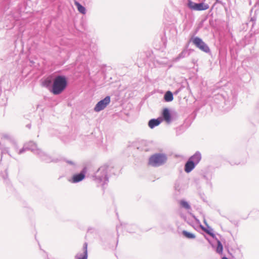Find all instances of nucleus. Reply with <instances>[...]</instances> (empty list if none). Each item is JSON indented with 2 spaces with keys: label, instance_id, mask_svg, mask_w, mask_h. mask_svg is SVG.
Here are the masks:
<instances>
[{
  "label": "nucleus",
  "instance_id": "obj_1",
  "mask_svg": "<svg viewBox=\"0 0 259 259\" xmlns=\"http://www.w3.org/2000/svg\"><path fill=\"white\" fill-rule=\"evenodd\" d=\"M67 86V80L64 76H58L54 80L51 92L54 95L61 93Z\"/></svg>",
  "mask_w": 259,
  "mask_h": 259
},
{
  "label": "nucleus",
  "instance_id": "obj_2",
  "mask_svg": "<svg viewBox=\"0 0 259 259\" xmlns=\"http://www.w3.org/2000/svg\"><path fill=\"white\" fill-rule=\"evenodd\" d=\"M201 154L199 151H196L193 155L190 156L184 166L185 171L190 172L195 166L199 163L201 159Z\"/></svg>",
  "mask_w": 259,
  "mask_h": 259
},
{
  "label": "nucleus",
  "instance_id": "obj_3",
  "mask_svg": "<svg viewBox=\"0 0 259 259\" xmlns=\"http://www.w3.org/2000/svg\"><path fill=\"white\" fill-rule=\"evenodd\" d=\"M167 160L166 155L164 154L156 153L151 155L148 161V164L156 167L164 164Z\"/></svg>",
  "mask_w": 259,
  "mask_h": 259
},
{
  "label": "nucleus",
  "instance_id": "obj_4",
  "mask_svg": "<svg viewBox=\"0 0 259 259\" xmlns=\"http://www.w3.org/2000/svg\"><path fill=\"white\" fill-rule=\"evenodd\" d=\"M190 41L192 42L198 49L201 51L206 53H210V50L209 48L207 45L200 37L197 36L192 37L190 39Z\"/></svg>",
  "mask_w": 259,
  "mask_h": 259
},
{
  "label": "nucleus",
  "instance_id": "obj_5",
  "mask_svg": "<svg viewBox=\"0 0 259 259\" xmlns=\"http://www.w3.org/2000/svg\"><path fill=\"white\" fill-rule=\"evenodd\" d=\"M187 6L189 9L194 11H204L209 8V5L203 2L196 3L191 0H188Z\"/></svg>",
  "mask_w": 259,
  "mask_h": 259
},
{
  "label": "nucleus",
  "instance_id": "obj_6",
  "mask_svg": "<svg viewBox=\"0 0 259 259\" xmlns=\"http://www.w3.org/2000/svg\"><path fill=\"white\" fill-rule=\"evenodd\" d=\"M110 102V97L106 96L104 99L100 101L96 105L94 110L96 112H99L104 109Z\"/></svg>",
  "mask_w": 259,
  "mask_h": 259
},
{
  "label": "nucleus",
  "instance_id": "obj_7",
  "mask_svg": "<svg viewBox=\"0 0 259 259\" xmlns=\"http://www.w3.org/2000/svg\"><path fill=\"white\" fill-rule=\"evenodd\" d=\"M85 178V172L82 171L79 174L74 175L72 177L71 182L73 183H78L83 180Z\"/></svg>",
  "mask_w": 259,
  "mask_h": 259
},
{
  "label": "nucleus",
  "instance_id": "obj_8",
  "mask_svg": "<svg viewBox=\"0 0 259 259\" xmlns=\"http://www.w3.org/2000/svg\"><path fill=\"white\" fill-rule=\"evenodd\" d=\"M179 204L182 208L185 209L188 212L192 210V208L189 203L184 199L179 201Z\"/></svg>",
  "mask_w": 259,
  "mask_h": 259
},
{
  "label": "nucleus",
  "instance_id": "obj_9",
  "mask_svg": "<svg viewBox=\"0 0 259 259\" xmlns=\"http://www.w3.org/2000/svg\"><path fill=\"white\" fill-rule=\"evenodd\" d=\"M162 114L164 119L167 122H169L170 121V114L169 110L167 108L163 109Z\"/></svg>",
  "mask_w": 259,
  "mask_h": 259
},
{
  "label": "nucleus",
  "instance_id": "obj_10",
  "mask_svg": "<svg viewBox=\"0 0 259 259\" xmlns=\"http://www.w3.org/2000/svg\"><path fill=\"white\" fill-rule=\"evenodd\" d=\"M182 235L186 238L189 239H195L196 236L194 234L184 230L182 232Z\"/></svg>",
  "mask_w": 259,
  "mask_h": 259
},
{
  "label": "nucleus",
  "instance_id": "obj_11",
  "mask_svg": "<svg viewBox=\"0 0 259 259\" xmlns=\"http://www.w3.org/2000/svg\"><path fill=\"white\" fill-rule=\"evenodd\" d=\"M74 4L76 6L77 10L81 14H85L86 13L85 8L81 6L78 2L75 1Z\"/></svg>",
  "mask_w": 259,
  "mask_h": 259
},
{
  "label": "nucleus",
  "instance_id": "obj_12",
  "mask_svg": "<svg viewBox=\"0 0 259 259\" xmlns=\"http://www.w3.org/2000/svg\"><path fill=\"white\" fill-rule=\"evenodd\" d=\"M160 123V121L158 119H151L148 122V125L151 128H153L156 126L158 125Z\"/></svg>",
  "mask_w": 259,
  "mask_h": 259
},
{
  "label": "nucleus",
  "instance_id": "obj_13",
  "mask_svg": "<svg viewBox=\"0 0 259 259\" xmlns=\"http://www.w3.org/2000/svg\"><path fill=\"white\" fill-rule=\"evenodd\" d=\"M164 100L166 102H170L173 100V95L171 92L167 91L164 97Z\"/></svg>",
  "mask_w": 259,
  "mask_h": 259
},
{
  "label": "nucleus",
  "instance_id": "obj_14",
  "mask_svg": "<svg viewBox=\"0 0 259 259\" xmlns=\"http://www.w3.org/2000/svg\"><path fill=\"white\" fill-rule=\"evenodd\" d=\"M190 50H184L180 54H179V59L180 58H183L187 57L190 55Z\"/></svg>",
  "mask_w": 259,
  "mask_h": 259
},
{
  "label": "nucleus",
  "instance_id": "obj_15",
  "mask_svg": "<svg viewBox=\"0 0 259 259\" xmlns=\"http://www.w3.org/2000/svg\"><path fill=\"white\" fill-rule=\"evenodd\" d=\"M216 240L217 241V245H218L217 249H216V251L217 253H218L219 254L222 253L223 252V245L220 240H219L218 239H216Z\"/></svg>",
  "mask_w": 259,
  "mask_h": 259
},
{
  "label": "nucleus",
  "instance_id": "obj_16",
  "mask_svg": "<svg viewBox=\"0 0 259 259\" xmlns=\"http://www.w3.org/2000/svg\"><path fill=\"white\" fill-rule=\"evenodd\" d=\"M88 244L85 243L83 244V255L82 257H78V259H87L88 252H87Z\"/></svg>",
  "mask_w": 259,
  "mask_h": 259
},
{
  "label": "nucleus",
  "instance_id": "obj_17",
  "mask_svg": "<svg viewBox=\"0 0 259 259\" xmlns=\"http://www.w3.org/2000/svg\"><path fill=\"white\" fill-rule=\"evenodd\" d=\"M203 230L208 234H209L210 236H211L213 238H216L215 234L211 231V230L205 229L204 228H202Z\"/></svg>",
  "mask_w": 259,
  "mask_h": 259
},
{
  "label": "nucleus",
  "instance_id": "obj_18",
  "mask_svg": "<svg viewBox=\"0 0 259 259\" xmlns=\"http://www.w3.org/2000/svg\"><path fill=\"white\" fill-rule=\"evenodd\" d=\"M204 178L207 180V184L211 187L212 184L210 182V179H208L205 176H204Z\"/></svg>",
  "mask_w": 259,
  "mask_h": 259
},
{
  "label": "nucleus",
  "instance_id": "obj_19",
  "mask_svg": "<svg viewBox=\"0 0 259 259\" xmlns=\"http://www.w3.org/2000/svg\"><path fill=\"white\" fill-rule=\"evenodd\" d=\"M255 20V18L253 17V18H251V21L253 22V21H254Z\"/></svg>",
  "mask_w": 259,
  "mask_h": 259
},
{
  "label": "nucleus",
  "instance_id": "obj_20",
  "mask_svg": "<svg viewBox=\"0 0 259 259\" xmlns=\"http://www.w3.org/2000/svg\"><path fill=\"white\" fill-rule=\"evenodd\" d=\"M216 2L218 3H220V4H221L222 2H220L219 0H215Z\"/></svg>",
  "mask_w": 259,
  "mask_h": 259
}]
</instances>
